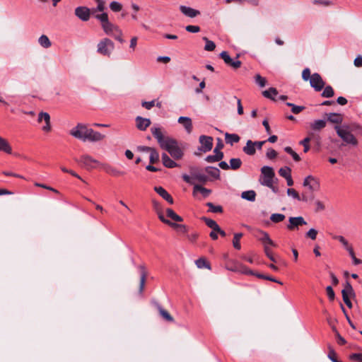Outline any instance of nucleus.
<instances>
[{
    "label": "nucleus",
    "instance_id": "24",
    "mask_svg": "<svg viewBox=\"0 0 362 362\" xmlns=\"http://www.w3.org/2000/svg\"><path fill=\"white\" fill-rule=\"evenodd\" d=\"M139 272H140V284H139V292L142 293L144 288L146 279L147 276V272L146 271V268L143 265H140L139 267Z\"/></svg>",
    "mask_w": 362,
    "mask_h": 362
},
{
    "label": "nucleus",
    "instance_id": "26",
    "mask_svg": "<svg viewBox=\"0 0 362 362\" xmlns=\"http://www.w3.org/2000/svg\"><path fill=\"white\" fill-rule=\"evenodd\" d=\"M162 162L165 167L168 168H173L178 166V164L173 160L166 153L162 154Z\"/></svg>",
    "mask_w": 362,
    "mask_h": 362
},
{
    "label": "nucleus",
    "instance_id": "60",
    "mask_svg": "<svg viewBox=\"0 0 362 362\" xmlns=\"http://www.w3.org/2000/svg\"><path fill=\"white\" fill-rule=\"evenodd\" d=\"M255 82L260 86L264 87L267 83V80L265 78L261 76L259 74H257L255 76Z\"/></svg>",
    "mask_w": 362,
    "mask_h": 362
},
{
    "label": "nucleus",
    "instance_id": "63",
    "mask_svg": "<svg viewBox=\"0 0 362 362\" xmlns=\"http://www.w3.org/2000/svg\"><path fill=\"white\" fill-rule=\"evenodd\" d=\"M312 75L310 74V70L309 68H305L303 70L302 72V78L307 81H310V78H311Z\"/></svg>",
    "mask_w": 362,
    "mask_h": 362
},
{
    "label": "nucleus",
    "instance_id": "36",
    "mask_svg": "<svg viewBox=\"0 0 362 362\" xmlns=\"http://www.w3.org/2000/svg\"><path fill=\"white\" fill-rule=\"evenodd\" d=\"M241 197L244 199L254 202L256 198V193L254 190L245 191L242 192Z\"/></svg>",
    "mask_w": 362,
    "mask_h": 362
},
{
    "label": "nucleus",
    "instance_id": "45",
    "mask_svg": "<svg viewBox=\"0 0 362 362\" xmlns=\"http://www.w3.org/2000/svg\"><path fill=\"white\" fill-rule=\"evenodd\" d=\"M93 15H94L95 18L100 22L101 27H103V25H105L106 23H107L109 21L108 15L106 13H103L100 14L95 13Z\"/></svg>",
    "mask_w": 362,
    "mask_h": 362
},
{
    "label": "nucleus",
    "instance_id": "4",
    "mask_svg": "<svg viewBox=\"0 0 362 362\" xmlns=\"http://www.w3.org/2000/svg\"><path fill=\"white\" fill-rule=\"evenodd\" d=\"M114 49V42L107 37L102 39L97 45V52L105 57H110Z\"/></svg>",
    "mask_w": 362,
    "mask_h": 362
},
{
    "label": "nucleus",
    "instance_id": "30",
    "mask_svg": "<svg viewBox=\"0 0 362 362\" xmlns=\"http://www.w3.org/2000/svg\"><path fill=\"white\" fill-rule=\"evenodd\" d=\"M0 151L11 154L12 148L9 143L4 138L0 137Z\"/></svg>",
    "mask_w": 362,
    "mask_h": 362
},
{
    "label": "nucleus",
    "instance_id": "3",
    "mask_svg": "<svg viewBox=\"0 0 362 362\" xmlns=\"http://www.w3.org/2000/svg\"><path fill=\"white\" fill-rule=\"evenodd\" d=\"M334 129L337 132V135L346 144L356 146L358 141L356 137L351 133V131L348 130L346 127L344 126L341 127L339 126H335Z\"/></svg>",
    "mask_w": 362,
    "mask_h": 362
},
{
    "label": "nucleus",
    "instance_id": "2",
    "mask_svg": "<svg viewBox=\"0 0 362 362\" xmlns=\"http://www.w3.org/2000/svg\"><path fill=\"white\" fill-rule=\"evenodd\" d=\"M275 177L274 169L269 166H263L261 168V175L259 182L261 185L269 188H273V182Z\"/></svg>",
    "mask_w": 362,
    "mask_h": 362
},
{
    "label": "nucleus",
    "instance_id": "54",
    "mask_svg": "<svg viewBox=\"0 0 362 362\" xmlns=\"http://www.w3.org/2000/svg\"><path fill=\"white\" fill-rule=\"evenodd\" d=\"M348 252H349L350 257H351V259L353 260V264L354 265H358L362 263V261L361 259L356 258V257L355 256V253H354L353 247L349 248V250H348Z\"/></svg>",
    "mask_w": 362,
    "mask_h": 362
},
{
    "label": "nucleus",
    "instance_id": "10",
    "mask_svg": "<svg viewBox=\"0 0 362 362\" xmlns=\"http://www.w3.org/2000/svg\"><path fill=\"white\" fill-rule=\"evenodd\" d=\"M199 140L201 144V146L199 148V151L206 153L211 150L213 147V138L211 136L202 135Z\"/></svg>",
    "mask_w": 362,
    "mask_h": 362
},
{
    "label": "nucleus",
    "instance_id": "13",
    "mask_svg": "<svg viewBox=\"0 0 362 362\" xmlns=\"http://www.w3.org/2000/svg\"><path fill=\"white\" fill-rule=\"evenodd\" d=\"M45 121V125L42 127V130L44 132H49L51 130V124H50V116L47 112H41L37 118V122H41Z\"/></svg>",
    "mask_w": 362,
    "mask_h": 362
},
{
    "label": "nucleus",
    "instance_id": "49",
    "mask_svg": "<svg viewBox=\"0 0 362 362\" xmlns=\"http://www.w3.org/2000/svg\"><path fill=\"white\" fill-rule=\"evenodd\" d=\"M203 40L206 42V45L204 46V49L206 51L211 52V51H214L215 49L216 45H215V43L213 41L209 40L206 37H204Z\"/></svg>",
    "mask_w": 362,
    "mask_h": 362
},
{
    "label": "nucleus",
    "instance_id": "21",
    "mask_svg": "<svg viewBox=\"0 0 362 362\" xmlns=\"http://www.w3.org/2000/svg\"><path fill=\"white\" fill-rule=\"evenodd\" d=\"M165 224L173 228L177 233L180 234H186L188 232V228L185 225L173 223L170 220L165 221Z\"/></svg>",
    "mask_w": 362,
    "mask_h": 362
},
{
    "label": "nucleus",
    "instance_id": "32",
    "mask_svg": "<svg viewBox=\"0 0 362 362\" xmlns=\"http://www.w3.org/2000/svg\"><path fill=\"white\" fill-rule=\"evenodd\" d=\"M205 172L214 179H220V170L217 168L208 166L205 168Z\"/></svg>",
    "mask_w": 362,
    "mask_h": 362
},
{
    "label": "nucleus",
    "instance_id": "59",
    "mask_svg": "<svg viewBox=\"0 0 362 362\" xmlns=\"http://www.w3.org/2000/svg\"><path fill=\"white\" fill-rule=\"evenodd\" d=\"M317 235V230L315 228H310L306 233L305 237L308 238H310L313 240H315Z\"/></svg>",
    "mask_w": 362,
    "mask_h": 362
},
{
    "label": "nucleus",
    "instance_id": "38",
    "mask_svg": "<svg viewBox=\"0 0 362 362\" xmlns=\"http://www.w3.org/2000/svg\"><path fill=\"white\" fill-rule=\"evenodd\" d=\"M313 136V133L310 132L308 133V136L305 137L303 140L300 141V144L303 146L304 153H307L310 150V145L309 143L311 141L312 136Z\"/></svg>",
    "mask_w": 362,
    "mask_h": 362
},
{
    "label": "nucleus",
    "instance_id": "53",
    "mask_svg": "<svg viewBox=\"0 0 362 362\" xmlns=\"http://www.w3.org/2000/svg\"><path fill=\"white\" fill-rule=\"evenodd\" d=\"M287 194L290 197H292L295 199L301 201V195H300L298 192L293 188H288L287 189Z\"/></svg>",
    "mask_w": 362,
    "mask_h": 362
},
{
    "label": "nucleus",
    "instance_id": "7",
    "mask_svg": "<svg viewBox=\"0 0 362 362\" xmlns=\"http://www.w3.org/2000/svg\"><path fill=\"white\" fill-rule=\"evenodd\" d=\"M310 84L315 91L319 92L323 89L325 83L319 74L314 73L310 78Z\"/></svg>",
    "mask_w": 362,
    "mask_h": 362
},
{
    "label": "nucleus",
    "instance_id": "56",
    "mask_svg": "<svg viewBox=\"0 0 362 362\" xmlns=\"http://www.w3.org/2000/svg\"><path fill=\"white\" fill-rule=\"evenodd\" d=\"M291 170L288 167L281 168L279 170V174L281 177L286 178V177H289L290 175H291Z\"/></svg>",
    "mask_w": 362,
    "mask_h": 362
},
{
    "label": "nucleus",
    "instance_id": "37",
    "mask_svg": "<svg viewBox=\"0 0 362 362\" xmlns=\"http://www.w3.org/2000/svg\"><path fill=\"white\" fill-rule=\"evenodd\" d=\"M223 153H217V154L214 153V155L207 156L205 158V160L207 163H215V162L221 160L223 159Z\"/></svg>",
    "mask_w": 362,
    "mask_h": 362
},
{
    "label": "nucleus",
    "instance_id": "12",
    "mask_svg": "<svg viewBox=\"0 0 362 362\" xmlns=\"http://www.w3.org/2000/svg\"><path fill=\"white\" fill-rule=\"evenodd\" d=\"M259 235H257L258 240L262 242V243L264 245V247L266 246H272V247H276V244L270 238L269 234L263 230H259L258 232Z\"/></svg>",
    "mask_w": 362,
    "mask_h": 362
},
{
    "label": "nucleus",
    "instance_id": "27",
    "mask_svg": "<svg viewBox=\"0 0 362 362\" xmlns=\"http://www.w3.org/2000/svg\"><path fill=\"white\" fill-rule=\"evenodd\" d=\"M310 127L314 131H320L326 127V121L324 119L314 120L310 124Z\"/></svg>",
    "mask_w": 362,
    "mask_h": 362
},
{
    "label": "nucleus",
    "instance_id": "15",
    "mask_svg": "<svg viewBox=\"0 0 362 362\" xmlns=\"http://www.w3.org/2000/svg\"><path fill=\"white\" fill-rule=\"evenodd\" d=\"M180 11L185 16L192 18H195L200 14L199 11L183 5L180 6Z\"/></svg>",
    "mask_w": 362,
    "mask_h": 362
},
{
    "label": "nucleus",
    "instance_id": "19",
    "mask_svg": "<svg viewBox=\"0 0 362 362\" xmlns=\"http://www.w3.org/2000/svg\"><path fill=\"white\" fill-rule=\"evenodd\" d=\"M101 168H103L105 173L112 176H119L124 175V172L118 170L117 168H114L108 163H102Z\"/></svg>",
    "mask_w": 362,
    "mask_h": 362
},
{
    "label": "nucleus",
    "instance_id": "17",
    "mask_svg": "<svg viewBox=\"0 0 362 362\" xmlns=\"http://www.w3.org/2000/svg\"><path fill=\"white\" fill-rule=\"evenodd\" d=\"M135 120L137 129L141 131H145L151 123L149 119L144 118L141 116L136 117Z\"/></svg>",
    "mask_w": 362,
    "mask_h": 362
},
{
    "label": "nucleus",
    "instance_id": "20",
    "mask_svg": "<svg viewBox=\"0 0 362 362\" xmlns=\"http://www.w3.org/2000/svg\"><path fill=\"white\" fill-rule=\"evenodd\" d=\"M154 190L165 200L170 204H173V199L171 195L162 187H155Z\"/></svg>",
    "mask_w": 362,
    "mask_h": 362
},
{
    "label": "nucleus",
    "instance_id": "47",
    "mask_svg": "<svg viewBox=\"0 0 362 362\" xmlns=\"http://www.w3.org/2000/svg\"><path fill=\"white\" fill-rule=\"evenodd\" d=\"M286 216L282 214H272L270 216V220L273 223H277L283 221Z\"/></svg>",
    "mask_w": 362,
    "mask_h": 362
},
{
    "label": "nucleus",
    "instance_id": "39",
    "mask_svg": "<svg viewBox=\"0 0 362 362\" xmlns=\"http://www.w3.org/2000/svg\"><path fill=\"white\" fill-rule=\"evenodd\" d=\"M166 214L168 217L175 221L182 222L183 221V218L180 216L177 215L172 209H167Z\"/></svg>",
    "mask_w": 362,
    "mask_h": 362
},
{
    "label": "nucleus",
    "instance_id": "46",
    "mask_svg": "<svg viewBox=\"0 0 362 362\" xmlns=\"http://www.w3.org/2000/svg\"><path fill=\"white\" fill-rule=\"evenodd\" d=\"M206 206L209 207V211L211 213H221L223 211L221 206H216L211 202L206 203Z\"/></svg>",
    "mask_w": 362,
    "mask_h": 362
},
{
    "label": "nucleus",
    "instance_id": "5",
    "mask_svg": "<svg viewBox=\"0 0 362 362\" xmlns=\"http://www.w3.org/2000/svg\"><path fill=\"white\" fill-rule=\"evenodd\" d=\"M76 161L88 170L98 166L101 168L102 164V163L87 154L82 155L80 158L78 160H76Z\"/></svg>",
    "mask_w": 362,
    "mask_h": 362
},
{
    "label": "nucleus",
    "instance_id": "1",
    "mask_svg": "<svg viewBox=\"0 0 362 362\" xmlns=\"http://www.w3.org/2000/svg\"><path fill=\"white\" fill-rule=\"evenodd\" d=\"M152 135L156 139L160 148L167 151L175 160L181 159L184 155L183 151L179 146L177 141L168 136H165L160 127H151Z\"/></svg>",
    "mask_w": 362,
    "mask_h": 362
},
{
    "label": "nucleus",
    "instance_id": "18",
    "mask_svg": "<svg viewBox=\"0 0 362 362\" xmlns=\"http://www.w3.org/2000/svg\"><path fill=\"white\" fill-rule=\"evenodd\" d=\"M178 123L182 124L186 132L190 134L192 132V122L191 118L188 117H180L177 120Z\"/></svg>",
    "mask_w": 362,
    "mask_h": 362
},
{
    "label": "nucleus",
    "instance_id": "42",
    "mask_svg": "<svg viewBox=\"0 0 362 362\" xmlns=\"http://www.w3.org/2000/svg\"><path fill=\"white\" fill-rule=\"evenodd\" d=\"M314 192H304L301 194V201L304 202H308L313 201L315 199Z\"/></svg>",
    "mask_w": 362,
    "mask_h": 362
},
{
    "label": "nucleus",
    "instance_id": "9",
    "mask_svg": "<svg viewBox=\"0 0 362 362\" xmlns=\"http://www.w3.org/2000/svg\"><path fill=\"white\" fill-rule=\"evenodd\" d=\"M74 13L82 21H88L92 14V10L86 6H78L75 8Z\"/></svg>",
    "mask_w": 362,
    "mask_h": 362
},
{
    "label": "nucleus",
    "instance_id": "51",
    "mask_svg": "<svg viewBox=\"0 0 362 362\" xmlns=\"http://www.w3.org/2000/svg\"><path fill=\"white\" fill-rule=\"evenodd\" d=\"M195 264L199 269L207 268L210 269L209 264L204 258H199L195 261Z\"/></svg>",
    "mask_w": 362,
    "mask_h": 362
},
{
    "label": "nucleus",
    "instance_id": "55",
    "mask_svg": "<svg viewBox=\"0 0 362 362\" xmlns=\"http://www.w3.org/2000/svg\"><path fill=\"white\" fill-rule=\"evenodd\" d=\"M110 8L114 12H119L122 10V5L119 2L112 1L110 4Z\"/></svg>",
    "mask_w": 362,
    "mask_h": 362
},
{
    "label": "nucleus",
    "instance_id": "52",
    "mask_svg": "<svg viewBox=\"0 0 362 362\" xmlns=\"http://www.w3.org/2000/svg\"><path fill=\"white\" fill-rule=\"evenodd\" d=\"M286 105L291 107L293 114H298L305 109L303 106H298L291 103H286Z\"/></svg>",
    "mask_w": 362,
    "mask_h": 362
},
{
    "label": "nucleus",
    "instance_id": "43",
    "mask_svg": "<svg viewBox=\"0 0 362 362\" xmlns=\"http://www.w3.org/2000/svg\"><path fill=\"white\" fill-rule=\"evenodd\" d=\"M39 44L45 47L48 48L51 46V42L47 35H42L38 39Z\"/></svg>",
    "mask_w": 362,
    "mask_h": 362
},
{
    "label": "nucleus",
    "instance_id": "35",
    "mask_svg": "<svg viewBox=\"0 0 362 362\" xmlns=\"http://www.w3.org/2000/svg\"><path fill=\"white\" fill-rule=\"evenodd\" d=\"M242 163H243V162L240 158H231L229 160L230 169H231L233 170H237L241 167Z\"/></svg>",
    "mask_w": 362,
    "mask_h": 362
},
{
    "label": "nucleus",
    "instance_id": "16",
    "mask_svg": "<svg viewBox=\"0 0 362 362\" xmlns=\"http://www.w3.org/2000/svg\"><path fill=\"white\" fill-rule=\"evenodd\" d=\"M104 135L101 134L98 132L94 131L93 129H88V132L86 136V141H99L103 139Z\"/></svg>",
    "mask_w": 362,
    "mask_h": 362
},
{
    "label": "nucleus",
    "instance_id": "8",
    "mask_svg": "<svg viewBox=\"0 0 362 362\" xmlns=\"http://www.w3.org/2000/svg\"><path fill=\"white\" fill-rule=\"evenodd\" d=\"M305 187H308L309 191L315 192L320 189V183L317 178L312 175L307 176L303 182Z\"/></svg>",
    "mask_w": 362,
    "mask_h": 362
},
{
    "label": "nucleus",
    "instance_id": "11",
    "mask_svg": "<svg viewBox=\"0 0 362 362\" xmlns=\"http://www.w3.org/2000/svg\"><path fill=\"white\" fill-rule=\"evenodd\" d=\"M288 222L289 223L287 225V228L289 230L298 229L299 226L307 224V222L303 216L290 217Z\"/></svg>",
    "mask_w": 362,
    "mask_h": 362
},
{
    "label": "nucleus",
    "instance_id": "33",
    "mask_svg": "<svg viewBox=\"0 0 362 362\" xmlns=\"http://www.w3.org/2000/svg\"><path fill=\"white\" fill-rule=\"evenodd\" d=\"M240 137L236 134H225V140L227 144L233 145L234 143L239 142Z\"/></svg>",
    "mask_w": 362,
    "mask_h": 362
},
{
    "label": "nucleus",
    "instance_id": "34",
    "mask_svg": "<svg viewBox=\"0 0 362 362\" xmlns=\"http://www.w3.org/2000/svg\"><path fill=\"white\" fill-rule=\"evenodd\" d=\"M233 270L238 272L241 274L256 276L255 273H254L251 269H250L247 267L243 264L236 265L235 268Z\"/></svg>",
    "mask_w": 362,
    "mask_h": 362
},
{
    "label": "nucleus",
    "instance_id": "41",
    "mask_svg": "<svg viewBox=\"0 0 362 362\" xmlns=\"http://www.w3.org/2000/svg\"><path fill=\"white\" fill-rule=\"evenodd\" d=\"M197 191L201 192L204 197H208L211 194V191L210 189H206V188H205V187H202L201 185H196L194 187V192H193V193L194 194Z\"/></svg>",
    "mask_w": 362,
    "mask_h": 362
},
{
    "label": "nucleus",
    "instance_id": "29",
    "mask_svg": "<svg viewBox=\"0 0 362 362\" xmlns=\"http://www.w3.org/2000/svg\"><path fill=\"white\" fill-rule=\"evenodd\" d=\"M264 97L276 101L275 97L278 95V91L275 88H269L268 90H265L262 92Z\"/></svg>",
    "mask_w": 362,
    "mask_h": 362
},
{
    "label": "nucleus",
    "instance_id": "50",
    "mask_svg": "<svg viewBox=\"0 0 362 362\" xmlns=\"http://www.w3.org/2000/svg\"><path fill=\"white\" fill-rule=\"evenodd\" d=\"M334 91L332 86H327L325 88L323 92L322 93L321 95L323 98H331L334 95Z\"/></svg>",
    "mask_w": 362,
    "mask_h": 362
},
{
    "label": "nucleus",
    "instance_id": "22",
    "mask_svg": "<svg viewBox=\"0 0 362 362\" xmlns=\"http://www.w3.org/2000/svg\"><path fill=\"white\" fill-rule=\"evenodd\" d=\"M191 173L192 177L200 182L206 183L209 180L208 177L205 174L198 171L195 168L191 169Z\"/></svg>",
    "mask_w": 362,
    "mask_h": 362
},
{
    "label": "nucleus",
    "instance_id": "25",
    "mask_svg": "<svg viewBox=\"0 0 362 362\" xmlns=\"http://www.w3.org/2000/svg\"><path fill=\"white\" fill-rule=\"evenodd\" d=\"M255 141L252 140H247L246 145L243 148V151L248 156H253L256 153V148L255 146Z\"/></svg>",
    "mask_w": 362,
    "mask_h": 362
},
{
    "label": "nucleus",
    "instance_id": "58",
    "mask_svg": "<svg viewBox=\"0 0 362 362\" xmlns=\"http://www.w3.org/2000/svg\"><path fill=\"white\" fill-rule=\"evenodd\" d=\"M256 276L259 278V279H267V280H269V281H273V282H276L277 284H279L281 285L283 284V283L274 278H273L272 276H265L264 274H256Z\"/></svg>",
    "mask_w": 362,
    "mask_h": 362
},
{
    "label": "nucleus",
    "instance_id": "14",
    "mask_svg": "<svg viewBox=\"0 0 362 362\" xmlns=\"http://www.w3.org/2000/svg\"><path fill=\"white\" fill-rule=\"evenodd\" d=\"M102 28L106 35L110 36H113L116 33H119V30H121L117 25L110 21L103 25Z\"/></svg>",
    "mask_w": 362,
    "mask_h": 362
},
{
    "label": "nucleus",
    "instance_id": "64",
    "mask_svg": "<svg viewBox=\"0 0 362 362\" xmlns=\"http://www.w3.org/2000/svg\"><path fill=\"white\" fill-rule=\"evenodd\" d=\"M350 359L357 362H362V354L354 353L350 355Z\"/></svg>",
    "mask_w": 362,
    "mask_h": 362
},
{
    "label": "nucleus",
    "instance_id": "40",
    "mask_svg": "<svg viewBox=\"0 0 362 362\" xmlns=\"http://www.w3.org/2000/svg\"><path fill=\"white\" fill-rule=\"evenodd\" d=\"M344 293L347 296H355V292L351 284L349 281L346 282L344 288L341 291V294L344 296Z\"/></svg>",
    "mask_w": 362,
    "mask_h": 362
},
{
    "label": "nucleus",
    "instance_id": "28",
    "mask_svg": "<svg viewBox=\"0 0 362 362\" xmlns=\"http://www.w3.org/2000/svg\"><path fill=\"white\" fill-rule=\"evenodd\" d=\"M327 116V120L333 124H341L343 121V116L339 113H329Z\"/></svg>",
    "mask_w": 362,
    "mask_h": 362
},
{
    "label": "nucleus",
    "instance_id": "48",
    "mask_svg": "<svg viewBox=\"0 0 362 362\" xmlns=\"http://www.w3.org/2000/svg\"><path fill=\"white\" fill-rule=\"evenodd\" d=\"M333 238L339 241L347 251L352 247L342 235H334Z\"/></svg>",
    "mask_w": 362,
    "mask_h": 362
},
{
    "label": "nucleus",
    "instance_id": "44",
    "mask_svg": "<svg viewBox=\"0 0 362 362\" xmlns=\"http://www.w3.org/2000/svg\"><path fill=\"white\" fill-rule=\"evenodd\" d=\"M159 160V154L158 151L153 148L150 152L149 161L151 164L158 163Z\"/></svg>",
    "mask_w": 362,
    "mask_h": 362
},
{
    "label": "nucleus",
    "instance_id": "23",
    "mask_svg": "<svg viewBox=\"0 0 362 362\" xmlns=\"http://www.w3.org/2000/svg\"><path fill=\"white\" fill-rule=\"evenodd\" d=\"M152 204H153V209L156 211V212L157 213L158 216V218L159 219L164 223H165V221H168V219H166L164 216H163V207L160 204V203H159L158 201L156 200H153L152 201Z\"/></svg>",
    "mask_w": 362,
    "mask_h": 362
},
{
    "label": "nucleus",
    "instance_id": "6",
    "mask_svg": "<svg viewBox=\"0 0 362 362\" xmlns=\"http://www.w3.org/2000/svg\"><path fill=\"white\" fill-rule=\"evenodd\" d=\"M88 129L86 125L79 123L70 131V134L76 139L86 141Z\"/></svg>",
    "mask_w": 362,
    "mask_h": 362
},
{
    "label": "nucleus",
    "instance_id": "57",
    "mask_svg": "<svg viewBox=\"0 0 362 362\" xmlns=\"http://www.w3.org/2000/svg\"><path fill=\"white\" fill-rule=\"evenodd\" d=\"M328 358L332 361V362H341L337 358V354L334 351V350L332 349V346H329V353H328Z\"/></svg>",
    "mask_w": 362,
    "mask_h": 362
},
{
    "label": "nucleus",
    "instance_id": "31",
    "mask_svg": "<svg viewBox=\"0 0 362 362\" xmlns=\"http://www.w3.org/2000/svg\"><path fill=\"white\" fill-rule=\"evenodd\" d=\"M156 307L158 310V312L160 315V316L165 320L168 322H173L174 319L173 317L170 315V313L163 309L160 305L158 303H156Z\"/></svg>",
    "mask_w": 362,
    "mask_h": 362
},
{
    "label": "nucleus",
    "instance_id": "61",
    "mask_svg": "<svg viewBox=\"0 0 362 362\" xmlns=\"http://www.w3.org/2000/svg\"><path fill=\"white\" fill-rule=\"evenodd\" d=\"M266 156L268 159L273 160L276 158L277 152L274 149L269 148L266 153Z\"/></svg>",
    "mask_w": 362,
    "mask_h": 362
},
{
    "label": "nucleus",
    "instance_id": "62",
    "mask_svg": "<svg viewBox=\"0 0 362 362\" xmlns=\"http://www.w3.org/2000/svg\"><path fill=\"white\" fill-rule=\"evenodd\" d=\"M349 129L351 132H356L358 134L362 135V127L358 124H352Z\"/></svg>",
    "mask_w": 362,
    "mask_h": 362
}]
</instances>
